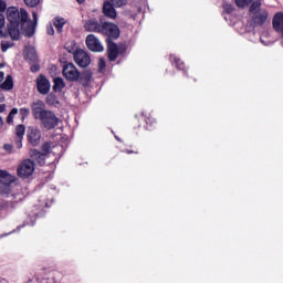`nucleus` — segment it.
I'll list each match as a JSON object with an SVG mask.
<instances>
[{
    "instance_id": "nucleus-1",
    "label": "nucleus",
    "mask_w": 283,
    "mask_h": 283,
    "mask_svg": "<svg viewBox=\"0 0 283 283\" xmlns=\"http://www.w3.org/2000/svg\"><path fill=\"white\" fill-rule=\"evenodd\" d=\"M7 19L9 21L7 25L8 33L3 32L6 17L0 13V39H8L9 35L12 41H19L21 39V32L28 39L34 36V32L36 31V13H33V22L30 20V14H28L24 8L19 10L15 7H9L7 9Z\"/></svg>"
},
{
    "instance_id": "nucleus-2",
    "label": "nucleus",
    "mask_w": 283,
    "mask_h": 283,
    "mask_svg": "<svg viewBox=\"0 0 283 283\" xmlns=\"http://www.w3.org/2000/svg\"><path fill=\"white\" fill-rule=\"evenodd\" d=\"M31 112L33 118L35 120H40L42 127L44 129L51 130L59 126V122L61 120L56 114L52 111L45 109V103L43 101L38 99L31 104Z\"/></svg>"
},
{
    "instance_id": "nucleus-3",
    "label": "nucleus",
    "mask_w": 283,
    "mask_h": 283,
    "mask_svg": "<svg viewBox=\"0 0 283 283\" xmlns=\"http://www.w3.org/2000/svg\"><path fill=\"white\" fill-rule=\"evenodd\" d=\"M99 34L106 36V43L109 41H116L120 36V28L114 22H102V30Z\"/></svg>"
},
{
    "instance_id": "nucleus-4",
    "label": "nucleus",
    "mask_w": 283,
    "mask_h": 283,
    "mask_svg": "<svg viewBox=\"0 0 283 283\" xmlns=\"http://www.w3.org/2000/svg\"><path fill=\"white\" fill-rule=\"evenodd\" d=\"M62 74L69 83H78V80L81 78V72L78 69L70 62H65L63 64Z\"/></svg>"
},
{
    "instance_id": "nucleus-5",
    "label": "nucleus",
    "mask_w": 283,
    "mask_h": 283,
    "mask_svg": "<svg viewBox=\"0 0 283 283\" xmlns=\"http://www.w3.org/2000/svg\"><path fill=\"white\" fill-rule=\"evenodd\" d=\"M35 165L32 159H23L17 169L18 178L25 180L34 174Z\"/></svg>"
},
{
    "instance_id": "nucleus-6",
    "label": "nucleus",
    "mask_w": 283,
    "mask_h": 283,
    "mask_svg": "<svg viewBox=\"0 0 283 283\" xmlns=\"http://www.w3.org/2000/svg\"><path fill=\"white\" fill-rule=\"evenodd\" d=\"M36 90L39 92V94H42V96H45L48 94H50V80H48V77H45V75L40 74L36 80Z\"/></svg>"
},
{
    "instance_id": "nucleus-7",
    "label": "nucleus",
    "mask_w": 283,
    "mask_h": 283,
    "mask_svg": "<svg viewBox=\"0 0 283 283\" xmlns=\"http://www.w3.org/2000/svg\"><path fill=\"white\" fill-rule=\"evenodd\" d=\"M135 123H143L144 129H148V132L158 127V120H156L151 115L143 114L139 118H135Z\"/></svg>"
},
{
    "instance_id": "nucleus-8",
    "label": "nucleus",
    "mask_w": 283,
    "mask_h": 283,
    "mask_svg": "<svg viewBox=\"0 0 283 283\" xmlns=\"http://www.w3.org/2000/svg\"><path fill=\"white\" fill-rule=\"evenodd\" d=\"M73 59L78 67H88L90 63H92L90 54L83 50L76 51L73 55Z\"/></svg>"
},
{
    "instance_id": "nucleus-9",
    "label": "nucleus",
    "mask_w": 283,
    "mask_h": 283,
    "mask_svg": "<svg viewBox=\"0 0 283 283\" xmlns=\"http://www.w3.org/2000/svg\"><path fill=\"white\" fill-rule=\"evenodd\" d=\"M86 48L91 52H103L104 48L103 44H101V41H98V38L94 34H88L85 40Z\"/></svg>"
},
{
    "instance_id": "nucleus-10",
    "label": "nucleus",
    "mask_w": 283,
    "mask_h": 283,
    "mask_svg": "<svg viewBox=\"0 0 283 283\" xmlns=\"http://www.w3.org/2000/svg\"><path fill=\"white\" fill-rule=\"evenodd\" d=\"M84 29L86 30V32H95L97 34H101L103 23L98 22V19L96 18H91L88 20H85Z\"/></svg>"
},
{
    "instance_id": "nucleus-11",
    "label": "nucleus",
    "mask_w": 283,
    "mask_h": 283,
    "mask_svg": "<svg viewBox=\"0 0 283 283\" xmlns=\"http://www.w3.org/2000/svg\"><path fill=\"white\" fill-rule=\"evenodd\" d=\"M27 139L32 147H39L41 145V130L36 128H29Z\"/></svg>"
},
{
    "instance_id": "nucleus-12",
    "label": "nucleus",
    "mask_w": 283,
    "mask_h": 283,
    "mask_svg": "<svg viewBox=\"0 0 283 283\" xmlns=\"http://www.w3.org/2000/svg\"><path fill=\"white\" fill-rule=\"evenodd\" d=\"M29 156L33 163H38L40 167H45V160H48V157L41 150L36 148L30 149Z\"/></svg>"
},
{
    "instance_id": "nucleus-13",
    "label": "nucleus",
    "mask_w": 283,
    "mask_h": 283,
    "mask_svg": "<svg viewBox=\"0 0 283 283\" xmlns=\"http://www.w3.org/2000/svg\"><path fill=\"white\" fill-rule=\"evenodd\" d=\"M107 45V59L111 63H114L116 59H118V44H116L114 41L106 42Z\"/></svg>"
},
{
    "instance_id": "nucleus-14",
    "label": "nucleus",
    "mask_w": 283,
    "mask_h": 283,
    "mask_svg": "<svg viewBox=\"0 0 283 283\" xmlns=\"http://www.w3.org/2000/svg\"><path fill=\"white\" fill-rule=\"evenodd\" d=\"M102 11L104 17H107L108 19H116L117 17L114 3L109 0L104 1Z\"/></svg>"
},
{
    "instance_id": "nucleus-15",
    "label": "nucleus",
    "mask_w": 283,
    "mask_h": 283,
    "mask_svg": "<svg viewBox=\"0 0 283 283\" xmlns=\"http://www.w3.org/2000/svg\"><path fill=\"white\" fill-rule=\"evenodd\" d=\"M272 25H273L275 32L283 31V12H277L274 14L273 20H272Z\"/></svg>"
},
{
    "instance_id": "nucleus-16",
    "label": "nucleus",
    "mask_w": 283,
    "mask_h": 283,
    "mask_svg": "<svg viewBox=\"0 0 283 283\" xmlns=\"http://www.w3.org/2000/svg\"><path fill=\"white\" fill-rule=\"evenodd\" d=\"M17 180V177L12 176L8 170L0 169V185H11Z\"/></svg>"
},
{
    "instance_id": "nucleus-17",
    "label": "nucleus",
    "mask_w": 283,
    "mask_h": 283,
    "mask_svg": "<svg viewBox=\"0 0 283 283\" xmlns=\"http://www.w3.org/2000/svg\"><path fill=\"white\" fill-rule=\"evenodd\" d=\"M67 23V20L63 17H55L53 19V25L56 29L57 34H63V28H65V24Z\"/></svg>"
},
{
    "instance_id": "nucleus-18",
    "label": "nucleus",
    "mask_w": 283,
    "mask_h": 283,
    "mask_svg": "<svg viewBox=\"0 0 283 283\" xmlns=\"http://www.w3.org/2000/svg\"><path fill=\"white\" fill-rule=\"evenodd\" d=\"M0 88L3 92H10V91L14 90V80L12 78V75H7L3 83L0 84Z\"/></svg>"
},
{
    "instance_id": "nucleus-19",
    "label": "nucleus",
    "mask_w": 283,
    "mask_h": 283,
    "mask_svg": "<svg viewBox=\"0 0 283 283\" xmlns=\"http://www.w3.org/2000/svg\"><path fill=\"white\" fill-rule=\"evenodd\" d=\"M268 19H269V12L262 11L258 15H254L252 18V21H253L254 25H264V23H266Z\"/></svg>"
},
{
    "instance_id": "nucleus-20",
    "label": "nucleus",
    "mask_w": 283,
    "mask_h": 283,
    "mask_svg": "<svg viewBox=\"0 0 283 283\" xmlns=\"http://www.w3.org/2000/svg\"><path fill=\"white\" fill-rule=\"evenodd\" d=\"M40 149H41L40 151L44 154L46 158H50V154H52V149H54V143L45 142L42 144Z\"/></svg>"
},
{
    "instance_id": "nucleus-21",
    "label": "nucleus",
    "mask_w": 283,
    "mask_h": 283,
    "mask_svg": "<svg viewBox=\"0 0 283 283\" xmlns=\"http://www.w3.org/2000/svg\"><path fill=\"white\" fill-rule=\"evenodd\" d=\"M65 90V81L62 77L53 78V92H63Z\"/></svg>"
},
{
    "instance_id": "nucleus-22",
    "label": "nucleus",
    "mask_w": 283,
    "mask_h": 283,
    "mask_svg": "<svg viewBox=\"0 0 283 283\" xmlns=\"http://www.w3.org/2000/svg\"><path fill=\"white\" fill-rule=\"evenodd\" d=\"M64 50H66V52H69V54H76V52H78V50L76 49V41L74 40H69L65 42L64 44Z\"/></svg>"
},
{
    "instance_id": "nucleus-23",
    "label": "nucleus",
    "mask_w": 283,
    "mask_h": 283,
    "mask_svg": "<svg viewBox=\"0 0 283 283\" xmlns=\"http://www.w3.org/2000/svg\"><path fill=\"white\" fill-rule=\"evenodd\" d=\"M45 103L50 107H56V105L60 104L59 97H56V95L54 93H50V94L46 95Z\"/></svg>"
},
{
    "instance_id": "nucleus-24",
    "label": "nucleus",
    "mask_w": 283,
    "mask_h": 283,
    "mask_svg": "<svg viewBox=\"0 0 283 283\" xmlns=\"http://www.w3.org/2000/svg\"><path fill=\"white\" fill-rule=\"evenodd\" d=\"M92 81V72L91 71H84L80 73V78L77 83H90Z\"/></svg>"
},
{
    "instance_id": "nucleus-25",
    "label": "nucleus",
    "mask_w": 283,
    "mask_h": 283,
    "mask_svg": "<svg viewBox=\"0 0 283 283\" xmlns=\"http://www.w3.org/2000/svg\"><path fill=\"white\" fill-rule=\"evenodd\" d=\"M174 63L180 72H184L185 76H187V66L185 65V62L180 60V57H174Z\"/></svg>"
},
{
    "instance_id": "nucleus-26",
    "label": "nucleus",
    "mask_w": 283,
    "mask_h": 283,
    "mask_svg": "<svg viewBox=\"0 0 283 283\" xmlns=\"http://www.w3.org/2000/svg\"><path fill=\"white\" fill-rule=\"evenodd\" d=\"M260 8H262V0H255L251 3L249 12H251L252 14H256Z\"/></svg>"
},
{
    "instance_id": "nucleus-27",
    "label": "nucleus",
    "mask_w": 283,
    "mask_h": 283,
    "mask_svg": "<svg viewBox=\"0 0 283 283\" xmlns=\"http://www.w3.org/2000/svg\"><path fill=\"white\" fill-rule=\"evenodd\" d=\"M19 114V108L14 107L10 111L9 115L7 116V124L14 125V116Z\"/></svg>"
},
{
    "instance_id": "nucleus-28",
    "label": "nucleus",
    "mask_w": 283,
    "mask_h": 283,
    "mask_svg": "<svg viewBox=\"0 0 283 283\" xmlns=\"http://www.w3.org/2000/svg\"><path fill=\"white\" fill-rule=\"evenodd\" d=\"M25 136V125L19 124L15 126V138H23Z\"/></svg>"
},
{
    "instance_id": "nucleus-29",
    "label": "nucleus",
    "mask_w": 283,
    "mask_h": 283,
    "mask_svg": "<svg viewBox=\"0 0 283 283\" xmlns=\"http://www.w3.org/2000/svg\"><path fill=\"white\" fill-rule=\"evenodd\" d=\"M0 193L1 196H10V193H12V188H10V185H1Z\"/></svg>"
},
{
    "instance_id": "nucleus-30",
    "label": "nucleus",
    "mask_w": 283,
    "mask_h": 283,
    "mask_svg": "<svg viewBox=\"0 0 283 283\" xmlns=\"http://www.w3.org/2000/svg\"><path fill=\"white\" fill-rule=\"evenodd\" d=\"M252 2H253V0H234L237 8H247Z\"/></svg>"
},
{
    "instance_id": "nucleus-31",
    "label": "nucleus",
    "mask_w": 283,
    "mask_h": 283,
    "mask_svg": "<svg viewBox=\"0 0 283 283\" xmlns=\"http://www.w3.org/2000/svg\"><path fill=\"white\" fill-rule=\"evenodd\" d=\"M14 207V205L12 203V201H7V200H0V210H8L10 208Z\"/></svg>"
},
{
    "instance_id": "nucleus-32",
    "label": "nucleus",
    "mask_w": 283,
    "mask_h": 283,
    "mask_svg": "<svg viewBox=\"0 0 283 283\" xmlns=\"http://www.w3.org/2000/svg\"><path fill=\"white\" fill-rule=\"evenodd\" d=\"M14 43L10 41H1V52H8L10 48H13Z\"/></svg>"
},
{
    "instance_id": "nucleus-33",
    "label": "nucleus",
    "mask_w": 283,
    "mask_h": 283,
    "mask_svg": "<svg viewBox=\"0 0 283 283\" xmlns=\"http://www.w3.org/2000/svg\"><path fill=\"white\" fill-rule=\"evenodd\" d=\"M20 116H21V120L23 123V120H25V118H28V116H30V108H28V107L20 108Z\"/></svg>"
},
{
    "instance_id": "nucleus-34",
    "label": "nucleus",
    "mask_w": 283,
    "mask_h": 283,
    "mask_svg": "<svg viewBox=\"0 0 283 283\" xmlns=\"http://www.w3.org/2000/svg\"><path fill=\"white\" fill-rule=\"evenodd\" d=\"M23 1L28 8H36V6L41 3V0H23Z\"/></svg>"
},
{
    "instance_id": "nucleus-35",
    "label": "nucleus",
    "mask_w": 283,
    "mask_h": 283,
    "mask_svg": "<svg viewBox=\"0 0 283 283\" xmlns=\"http://www.w3.org/2000/svg\"><path fill=\"white\" fill-rule=\"evenodd\" d=\"M115 8H123V6H127V0H111Z\"/></svg>"
},
{
    "instance_id": "nucleus-36",
    "label": "nucleus",
    "mask_w": 283,
    "mask_h": 283,
    "mask_svg": "<svg viewBox=\"0 0 283 283\" xmlns=\"http://www.w3.org/2000/svg\"><path fill=\"white\" fill-rule=\"evenodd\" d=\"M46 34H49V36H54V25H52V23L46 25Z\"/></svg>"
},
{
    "instance_id": "nucleus-37",
    "label": "nucleus",
    "mask_w": 283,
    "mask_h": 283,
    "mask_svg": "<svg viewBox=\"0 0 283 283\" xmlns=\"http://www.w3.org/2000/svg\"><path fill=\"white\" fill-rule=\"evenodd\" d=\"M223 10L227 12V14H231L233 12L234 8L232 4H223Z\"/></svg>"
},
{
    "instance_id": "nucleus-38",
    "label": "nucleus",
    "mask_w": 283,
    "mask_h": 283,
    "mask_svg": "<svg viewBox=\"0 0 283 283\" xmlns=\"http://www.w3.org/2000/svg\"><path fill=\"white\" fill-rule=\"evenodd\" d=\"M15 147L17 149H21V147H23V138L15 137Z\"/></svg>"
},
{
    "instance_id": "nucleus-39",
    "label": "nucleus",
    "mask_w": 283,
    "mask_h": 283,
    "mask_svg": "<svg viewBox=\"0 0 283 283\" xmlns=\"http://www.w3.org/2000/svg\"><path fill=\"white\" fill-rule=\"evenodd\" d=\"M118 52L119 54H125V52H127V46L125 44H119Z\"/></svg>"
},
{
    "instance_id": "nucleus-40",
    "label": "nucleus",
    "mask_w": 283,
    "mask_h": 283,
    "mask_svg": "<svg viewBox=\"0 0 283 283\" xmlns=\"http://www.w3.org/2000/svg\"><path fill=\"white\" fill-rule=\"evenodd\" d=\"M27 59H29V61H35L36 54L32 53V52H29V53H27Z\"/></svg>"
},
{
    "instance_id": "nucleus-41",
    "label": "nucleus",
    "mask_w": 283,
    "mask_h": 283,
    "mask_svg": "<svg viewBox=\"0 0 283 283\" xmlns=\"http://www.w3.org/2000/svg\"><path fill=\"white\" fill-rule=\"evenodd\" d=\"M31 72L36 73L39 70H41V66L39 64H33L30 67Z\"/></svg>"
},
{
    "instance_id": "nucleus-42",
    "label": "nucleus",
    "mask_w": 283,
    "mask_h": 283,
    "mask_svg": "<svg viewBox=\"0 0 283 283\" xmlns=\"http://www.w3.org/2000/svg\"><path fill=\"white\" fill-rule=\"evenodd\" d=\"M3 149L4 151L12 153L13 146L11 144H4Z\"/></svg>"
},
{
    "instance_id": "nucleus-43",
    "label": "nucleus",
    "mask_w": 283,
    "mask_h": 283,
    "mask_svg": "<svg viewBox=\"0 0 283 283\" xmlns=\"http://www.w3.org/2000/svg\"><path fill=\"white\" fill-rule=\"evenodd\" d=\"M6 3L2 0H0V12H6Z\"/></svg>"
},
{
    "instance_id": "nucleus-44",
    "label": "nucleus",
    "mask_w": 283,
    "mask_h": 283,
    "mask_svg": "<svg viewBox=\"0 0 283 283\" xmlns=\"http://www.w3.org/2000/svg\"><path fill=\"white\" fill-rule=\"evenodd\" d=\"M3 78H6V73H3V71H0V83L3 82Z\"/></svg>"
},
{
    "instance_id": "nucleus-45",
    "label": "nucleus",
    "mask_w": 283,
    "mask_h": 283,
    "mask_svg": "<svg viewBox=\"0 0 283 283\" xmlns=\"http://www.w3.org/2000/svg\"><path fill=\"white\" fill-rule=\"evenodd\" d=\"M6 112V104H0V114H3Z\"/></svg>"
},
{
    "instance_id": "nucleus-46",
    "label": "nucleus",
    "mask_w": 283,
    "mask_h": 283,
    "mask_svg": "<svg viewBox=\"0 0 283 283\" xmlns=\"http://www.w3.org/2000/svg\"><path fill=\"white\" fill-rule=\"evenodd\" d=\"M126 154H138V151H134V150H125Z\"/></svg>"
},
{
    "instance_id": "nucleus-47",
    "label": "nucleus",
    "mask_w": 283,
    "mask_h": 283,
    "mask_svg": "<svg viewBox=\"0 0 283 283\" xmlns=\"http://www.w3.org/2000/svg\"><path fill=\"white\" fill-rule=\"evenodd\" d=\"M3 127V117L0 116V129Z\"/></svg>"
},
{
    "instance_id": "nucleus-48",
    "label": "nucleus",
    "mask_w": 283,
    "mask_h": 283,
    "mask_svg": "<svg viewBox=\"0 0 283 283\" xmlns=\"http://www.w3.org/2000/svg\"><path fill=\"white\" fill-rule=\"evenodd\" d=\"M77 3L82 4V3H85V0H76Z\"/></svg>"
},
{
    "instance_id": "nucleus-49",
    "label": "nucleus",
    "mask_w": 283,
    "mask_h": 283,
    "mask_svg": "<svg viewBox=\"0 0 283 283\" xmlns=\"http://www.w3.org/2000/svg\"><path fill=\"white\" fill-rule=\"evenodd\" d=\"M138 127H143V124H139Z\"/></svg>"
},
{
    "instance_id": "nucleus-50",
    "label": "nucleus",
    "mask_w": 283,
    "mask_h": 283,
    "mask_svg": "<svg viewBox=\"0 0 283 283\" xmlns=\"http://www.w3.org/2000/svg\"><path fill=\"white\" fill-rule=\"evenodd\" d=\"M281 32H282V38H283V30Z\"/></svg>"
}]
</instances>
